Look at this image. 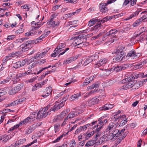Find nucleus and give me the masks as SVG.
Returning <instances> with one entry per match:
<instances>
[{"label": "nucleus", "mask_w": 147, "mask_h": 147, "mask_svg": "<svg viewBox=\"0 0 147 147\" xmlns=\"http://www.w3.org/2000/svg\"><path fill=\"white\" fill-rule=\"evenodd\" d=\"M50 107V105H48L44 108H41L38 112V115L37 119H40L45 118L48 115H50L51 113L49 111H47Z\"/></svg>", "instance_id": "obj_1"}, {"label": "nucleus", "mask_w": 147, "mask_h": 147, "mask_svg": "<svg viewBox=\"0 0 147 147\" xmlns=\"http://www.w3.org/2000/svg\"><path fill=\"white\" fill-rule=\"evenodd\" d=\"M122 48L123 49H124V47H122L121 49L120 48L119 49H116L115 51L114 52L117 54L116 56L113 59L114 61L115 62L120 61L122 60L123 57V51L122 50Z\"/></svg>", "instance_id": "obj_2"}, {"label": "nucleus", "mask_w": 147, "mask_h": 147, "mask_svg": "<svg viewBox=\"0 0 147 147\" xmlns=\"http://www.w3.org/2000/svg\"><path fill=\"white\" fill-rule=\"evenodd\" d=\"M87 37L88 35H87L84 34L73 37L71 39V40L74 39L75 44H79L83 43L84 40H85V41L86 40Z\"/></svg>", "instance_id": "obj_3"}, {"label": "nucleus", "mask_w": 147, "mask_h": 147, "mask_svg": "<svg viewBox=\"0 0 147 147\" xmlns=\"http://www.w3.org/2000/svg\"><path fill=\"white\" fill-rule=\"evenodd\" d=\"M34 42V40H28L24 42L20 46L22 51L28 50L30 48H32Z\"/></svg>", "instance_id": "obj_4"}, {"label": "nucleus", "mask_w": 147, "mask_h": 147, "mask_svg": "<svg viewBox=\"0 0 147 147\" xmlns=\"http://www.w3.org/2000/svg\"><path fill=\"white\" fill-rule=\"evenodd\" d=\"M24 85V84L23 83L18 84L15 87L13 88L12 89L10 90L8 92L9 94L11 95L18 92L23 88Z\"/></svg>", "instance_id": "obj_5"}, {"label": "nucleus", "mask_w": 147, "mask_h": 147, "mask_svg": "<svg viewBox=\"0 0 147 147\" xmlns=\"http://www.w3.org/2000/svg\"><path fill=\"white\" fill-rule=\"evenodd\" d=\"M63 106V102H61V103H59V102H56L55 105L49 110V112L50 113L51 111H53V112H55L57 111L59 109L61 108Z\"/></svg>", "instance_id": "obj_6"}, {"label": "nucleus", "mask_w": 147, "mask_h": 147, "mask_svg": "<svg viewBox=\"0 0 147 147\" xmlns=\"http://www.w3.org/2000/svg\"><path fill=\"white\" fill-rule=\"evenodd\" d=\"M98 58V55L96 54H95L92 56H89L88 58L84 61V65H86L92 61H94Z\"/></svg>", "instance_id": "obj_7"}, {"label": "nucleus", "mask_w": 147, "mask_h": 147, "mask_svg": "<svg viewBox=\"0 0 147 147\" xmlns=\"http://www.w3.org/2000/svg\"><path fill=\"white\" fill-rule=\"evenodd\" d=\"M103 118V117H101L99 118L98 120L99 122L98 124L95 127H97L96 129V131H100L102 126L104 125V124H106L108 121L107 119H105L103 121L101 120V119Z\"/></svg>", "instance_id": "obj_8"}, {"label": "nucleus", "mask_w": 147, "mask_h": 147, "mask_svg": "<svg viewBox=\"0 0 147 147\" xmlns=\"http://www.w3.org/2000/svg\"><path fill=\"white\" fill-rule=\"evenodd\" d=\"M107 4L104 3H101L99 4V8L100 11L102 13L107 12L108 10L107 7Z\"/></svg>", "instance_id": "obj_9"}, {"label": "nucleus", "mask_w": 147, "mask_h": 147, "mask_svg": "<svg viewBox=\"0 0 147 147\" xmlns=\"http://www.w3.org/2000/svg\"><path fill=\"white\" fill-rule=\"evenodd\" d=\"M39 125H38V124H33L31 126L28 127L25 131V134H29L31 133L35 129L37 126H39Z\"/></svg>", "instance_id": "obj_10"}, {"label": "nucleus", "mask_w": 147, "mask_h": 147, "mask_svg": "<svg viewBox=\"0 0 147 147\" xmlns=\"http://www.w3.org/2000/svg\"><path fill=\"white\" fill-rule=\"evenodd\" d=\"M81 56V54H78L76 56H73V57H70L68 58L65 61H64L63 63L64 64H67L70 63H71L72 61L77 59L78 58Z\"/></svg>", "instance_id": "obj_11"}, {"label": "nucleus", "mask_w": 147, "mask_h": 147, "mask_svg": "<svg viewBox=\"0 0 147 147\" xmlns=\"http://www.w3.org/2000/svg\"><path fill=\"white\" fill-rule=\"evenodd\" d=\"M108 62V59L106 58L100 59L95 65L96 67H100L106 64Z\"/></svg>", "instance_id": "obj_12"}, {"label": "nucleus", "mask_w": 147, "mask_h": 147, "mask_svg": "<svg viewBox=\"0 0 147 147\" xmlns=\"http://www.w3.org/2000/svg\"><path fill=\"white\" fill-rule=\"evenodd\" d=\"M31 24L32 26L33 27L32 30H36L42 25L43 24L40 23L38 22L36 23L35 21H33L31 22Z\"/></svg>", "instance_id": "obj_13"}, {"label": "nucleus", "mask_w": 147, "mask_h": 147, "mask_svg": "<svg viewBox=\"0 0 147 147\" xmlns=\"http://www.w3.org/2000/svg\"><path fill=\"white\" fill-rule=\"evenodd\" d=\"M82 112L81 111H73L72 112L70 113L68 115L67 118L68 119V118H72L78 115L79 114L81 113Z\"/></svg>", "instance_id": "obj_14"}, {"label": "nucleus", "mask_w": 147, "mask_h": 147, "mask_svg": "<svg viewBox=\"0 0 147 147\" xmlns=\"http://www.w3.org/2000/svg\"><path fill=\"white\" fill-rule=\"evenodd\" d=\"M98 99L96 97L92 98L90 100H88V106H91L92 105L97 104L98 102Z\"/></svg>", "instance_id": "obj_15"}, {"label": "nucleus", "mask_w": 147, "mask_h": 147, "mask_svg": "<svg viewBox=\"0 0 147 147\" xmlns=\"http://www.w3.org/2000/svg\"><path fill=\"white\" fill-rule=\"evenodd\" d=\"M119 130L117 129H115L112 131V132L111 133L112 136L113 138L116 139L118 137L120 136V133H119Z\"/></svg>", "instance_id": "obj_16"}, {"label": "nucleus", "mask_w": 147, "mask_h": 147, "mask_svg": "<svg viewBox=\"0 0 147 147\" xmlns=\"http://www.w3.org/2000/svg\"><path fill=\"white\" fill-rule=\"evenodd\" d=\"M48 52V51L47 50L45 49L42 53H38L35 56L34 58H33L32 59L34 60V59H36L38 57L40 58L43 57L46 55Z\"/></svg>", "instance_id": "obj_17"}, {"label": "nucleus", "mask_w": 147, "mask_h": 147, "mask_svg": "<svg viewBox=\"0 0 147 147\" xmlns=\"http://www.w3.org/2000/svg\"><path fill=\"white\" fill-rule=\"evenodd\" d=\"M32 119L30 117H28L21 121V124H22L23 125H26L28 123H31L32 122H33ZM20 124H21V123H20Z\"/></svg>", "instance_id": "obj_18"}, {"label": "nucleus", "mask_w": 147, "mask_h": 147, "mask_svg": "<svg viewBox=\"0 0 147 147\" xmlns=\"http://www.w3.org/2000/svg\"><path fill=\"white\" fill-rule=\"evenodd\" d=\"M118 31L115 29H112L110 30L107 33L109 35V37H115V34H117Z\"/></svg>", "instance_id": "obj_19"}, {"label": "nucleus", "mask_w": 147, "mask_h": 147, "mask_svg": "<svg viewBox=\"0 0 147 147\" xmlns=\"http://www.w3.org/2000/svg\"><path fill=\"white\" fill-rule=\"evenodd\" d=\"M115 124L113 123H109L107 128L106 129V132H109V133L112 130H114V129L115 128L114 127Z\"/></svg>", "instance_id": "obj_20"}, {"label": "nucleus", "mask_w": 147, "mask_h": 147, "mask_svg": "<svg viewBox=\"0 0 147 147\" xmlns=\"http://www.w3.org/2000/svg\"><path fill=\"white\" fill-rule=\"evenodd\" d=\"M142 9H138L137 11L134 12L129 17H127V20H129L130 19H131L133 18H134L135 16L137 15H138L139 13L141 11Z\"/></svg>", "instance_id": "obj_21"}, {"label": "nucleus", "mask_w": 147, "mask_h": 147, "mask_svg": "<svg viewBox=\"0 0 147 147\" xmlns=\"http://www.w3.org/2000/svg\"><path fill=\"white\" fill-rule=\"evenodd\" d=\"M110 69V71H115L118 72L121 70V66L118 65L114 66Z\"/></svg>", "instance_id": "obj_22"}, {"label": "nucleus", "mask_w": 147, "mask_h": 147, "mask_svg": "<svg viewBox=\"0 0 147 147\" xmlns=\"http://www.w3.org/2000/svg\"><path fill=\"white\" fill-rule=\"evenodd\" d=\"M94 78V76H92L88 78H87L84 82V86L88 85L90 82L91 81H92L93 80Z\"/></svg>", "instance_id": "obj_23"}, {"label": "nucleus", "mask_w": 147, "mask_h": 147, "mask_svg": "<svg viewBox=\"0 0 147 147\" xmlns=\"http://www.w3.org/2000/svg\"><path fill=\"white\" fill-rule=\"evenodd\" d=\"M128 82H133V81L135 79H137V77L135 74H133L131 76H130L129 77L126 78Z\"/></svg>", "instance_id": "obj_24"}, {"label": "nucleus", "mask_w": 147, "mask_h": 147, "mask_svg": "<svg viewBox=\"0 0 147 147\" xmlns=\"http://www.w3.org/2000/svg\"><path fill=\"white\" fill-rule=\"evenodd\" d=\"M94 134V131H91V132L88 133L87 132L86 134H83V135L84 136H86L85 138L86 140H88L91 136H92Z\"/></svg>", "instance_id": "obj_25"}, {"label": "nucleus", "mask_w": 147, "mask_h": 147, "mask_svg": "<svg viewBox=\"0 0 147 147\" xmlns=\"http://www.w3.org/2000/svg\"><path fill=\"white\" fill-rule=\"evenodd\" d=\"M136 54V52L134 50H132L129 52L127 55V56L128 57H133L134 58L135 57V55Z\"/></svg>", "instance_id": "obj_26"}, {"label": "nucleus", "mask_w": 147, "mask_h": 147, "mask_svg": "<svg viewBox=\"0 0 147 147\" xmlns=\"http://www.w3.org/2000/svg\"><path fill=\"white\" fill-rule=\"evenodd\" d=\"M98 20L97 19H93L90 20L88 22V26L90 27L92 26L96 22H98Z\"/></svg>", "instance_id": "obj_27"}, {"label": "nucleus", "mask_w": 147, "mask_h": 147, "mask_svg": "<svg viewBox=\"0 0 147 147\" xmlns=\"http://www.w3.org/2000/svg\"><path fill=\"white\" fill-rule=\"evenodd\" d=\"M95 142L94 140H89L86 143L85 146L87 147L92 146L94 144Z\"/></svg>", "instance_id": "obj_28"}, {"label": "nucleus", "mask_w": 147, "mask_h": 147, "mask_svg": "<svg viewBox=\"0 0 147 147\" xmlns=\"http://www.w3.org/2000/svg\"><path fill=\"white\" fill-rule=\"evenodd\" d=\"M112 18V17L111 16H106L103 18V19L98 21V22L103 23L105 22H107L108 20H111Z\"/></svg>", "instance_id": "obj_29"}, {"label": "nucleus", "mask_w": 147, "mask_h": 147, "mask_svg": "<svg viewBox=\"0 0 147 147\" xmlns=\"http://www.w3.org/2000/svg\"><path fill=\"white\" fill-rule=\"evenodd\" d=\"M146 63V61H145L140 62L136 65V67L138 69L141 68Z\"/></svg>", "instance_id": "obj_30"}, {"label": "nucleus", "mask_w": 147, "mask_h": 147, "mask_svg": "<svg viewBox=\"0 0 147 147\" xmlns=\"http://www.w3.org/2000/svg\"><path fill=\"white\" fill-rule=\"evenodd\" d=\"M107 138V136L105 135H104L99 139L98 141L99 143L102 144L105 141V139Z\"/></svg>", "instance_id": "obj_31"}, {"label": "nucleus", "mask_w": 147, "mask_h": 147, "mask_svg": "<svg viewBox=\"0 0 147 147\" xmlns=\"http://www.w3.org/2000/svg\"><path fill=\"white\" fill-rule=\"evenodd\" d=\"M7 93L6 89L3 88L0 89V96H2Z\"/></svg>", "instance_id": "obj_32"}, {"label": "nucleus", "mask_w": 147, "mask_h": 147, "mask_svg": "<svg viewBox=\"0 0 147 147\" xmlns=\"http://www.w3.org/2000/svg\"><path fill=\"white\" fill-rule=\"evenodd\" d=\"M142 19H139L137 20L133 24V26L134 27H136L139 26L142 22Z\"/></svg>", "instance_id": "obj_33"}, {"label": "nucleus", "mask_w": 147, "mask_h": 147, "mask_svg": "<svg viewBox=\"0 0 147 147\" xmlns=\"http://www.w3.org/2000/svg\"><path fill=\"white\" fill-rule=\"evenodd\" d=\"M62 120L63 119L61 118V117L59 115L55 116L53 119V121L54 122H56Z\"/></svg>", "instance_id": "obj_34"}, {"label": "nucleus", "mask_w": 147, "mask_h": 147, "mask_svg": "<svg viewBox=\"0 0 147 147\" xmlns=\"http://www.w3.org/2000/svg\"><path fill=\"white\" fill-rule=\"evenodd\" d=\"M38 115V113H36L34 112L31 114L29 117L31 118L32 119V121H33L35 120V118H36V119H37Z\"/></svg>", "instance_id": "obj_35"}, {"label": "nucleus", "mask_w": 147, "mask_h": 147, "mask_svg": "<svg viewBox=\"0 0 147 147\" xmlns=\"http://www.w3.org/2000/svg\"><path fill=\"white\" fill-rule=\"evenodd\" d=\"M11 80L10 77H8L6 79L0 82V84H3L9 82Z\"/></svg>", "instance_id": "obj_36"}, {"label": "nucleus", "mask_w": 147, "mask_h": 147, "mask_svg": "<svg viewBox=\"0 0 147 147\" xmlns=\"http://www.w3.org/2000/svg\"><path fill=\"white\" fill-rule=\"evenodd\" d=\"M20 29L17 30L16 32V33L17 34H19L22 33L24 32V29L22 27L23 26V25L22 24L20 25Z\"/></svg>", "instance_id": "obj_37"}, {"label": "nucleus", "mask_w": 147, "mask_h": 147, "mask_svg": "<svg viewBox=\"0 0 147 147\" xmlns=\"http://www.w3.org/2000/svg\"><path fill=\"white\" fill-rule=\"evenodd\" d=\"M118 121H123L125 119V120H127V119L126 118V116L125 115H120L118 116Z\"/></svg>", "instance_id": "obj_38"}, {"label": "nucleus", "mask_w": 147, "mask_h": 147, "mask_svg": "<svg viewBox=\"0 0 147 147\" xmlns=\"http://www.w3.org/2000/svg\"><path fill=\"white\" fill-rule=\"evenodd\" d=\"M142 86V84H140L139 82L133 84V88L135 89H138Z\"/></svg>", "instance_id": "obj_39"}, {"label": "nucleus", "mask_w": 147, "mask_h": 147, "mask_svg": "<svg viewBox=\"0 0 147 147\" xmlns=\"http://www.w3.org/2000/svg\"><path fill=\"white\" fill-rule=\"evenodd\" d=\"M109 105L108 104H107L105 105L104 106H102V107H100V109L101 110H109L108 109Z\"/></svg>", "instance_id": "obj_40"}, {"label": "nucleus", "mask_w": 147, "mask_h": 147, "mask_svg": "<svg viewBox=\"0 0 147 147\" xmlns=\"http://www.w3.org/2000/svg\"><path fill=\"white\" fill-rule=\"evenodd\" d=\"M52 89L51 86H49L48 88H46L45 90V91L51 95L52 94Z\"/></svg>", "instance_id": "obj_41"}, {"label": "nucleus", "mask_w": 147, "mask_h": 147, "mask_svg": "<svg viewBox=\"0 0 147 147\" xmlns=\"http://www.w3.org/2000/svg\"><path fill=\"white\" fill-rule=\"evenodd\" d=\"M50 33L49 31L46 32L45 30L44 31V33L42 34L40 36L42 38H44L48 36Z\"/></svg>", "instance_id": "obj_42"}, {"label": "nucleus", "mask_w": 147, "mask_h": 147, "mask_svg": "<svg viewBox=\"0 0 147 147\" xmlns=\"http://www.w3.org/2000/svg\"><path fill=\"white\" fill-rule=\"evenodd\" d=\"M20 67L24 66L26 64V61L25 60L18 61Z\"/></svg>", "instance_id": "obj_43"}, {"label": "nucleus", "mask_w": 147, "mask_h": 147, "mask_svg": "<svg viewBox=\"0 0 147 147\" xmlns=\"http://www.w3.org/2000/svg\"><path fill=\"white\" fill-rule=\"evenodd\" d=\"M141 18L140 19H142V21L143 20L147 18V14L145 13H142V12L141 13Z\"/></svg>", "instance_id": "obj_44"}, {"label": "nucleus", "mask_w": 147, "mask_h": 147, "mask_svg": "<svg viewBox=\"0 0 147 147\" xmlns=\"http://www.w3.org/2000/svg\"><path fill=\"white\" fill-rule=\"evenodd\" d=\"M98 131V132L97 133V134L96 136H95L93 137V138L94 139V140L95 141H96V140L98 139V138H99L100 136L101 135V133L99 132V131Z\"/></svg>", "instance_id": "obj_45"}, {"label": "nucleus", "mask_w": 147, "mask_h": 147, "mask_svg": "<svg viewBox=\"0 0 147 147\" xmlns=\"http://www.w3.org/2000/svg\"><path fill=\"white\" fill-rule=\"evenodd\" d=\"M64 136V135L63 134L60 135V136L58 137L53 142V143H56L58 142L61 139L63 138Z\"/></svg>", "instance_id": "obj_46"}, {"label": "nucleus", "mask_w": 147, "mask_h": 147, "mask_svg": "<svg viewBox=\"0 0 147 147\" xmlns=\"http://www.w3.org/2000/svg\"><path fill=\"white\" fill-rule=\"evenodd\" d=\"M60 123H57L54 126V130L55 133H56L58 131L59 128L60 126Z\"/></svg>", "instance_id": "obj_47"}, {"label": "nucleus", "mask_w": 147, "mask_h": 147, "mask_svg": "<svg viewBox=\"0 0 147 147\" xmlns=\"http://www.w3.org/2000/svg\"><path fill=\"white\" fill-rule=\"evenodd\" d=\"M103 34L102 37V39L103 41L105 40L108 37H109V35L108 33L107 32L106 34H105L103 35Z\"/></svg>", "instance_id": "obj_48"}, {"label": "nucleus", "mask_w": 147, "mask_h": 147, "mask_svg": "<svg viewBox=\"0 0 147 147\" xmlns=\"http://www.w3.org/2000/svg\"><path fill=\"white\" fill-rule=\"evenodd\" d=\"M103 32H101L99 34H98V35H97L96 36L92 37V38L93 40L97 39L100 37L102 36L103 35Z\"/></svg>", "instance_id": "obj_49"}, {"label": "nucleus", "mask_w": 147, "mask_h": 147, "mask_svg": "<svg viewBox=\"0 0 147 147\" xmlns=\"http://www.w3.org/2000/svg\"><path fill=\"white\" fill-rule=\"evenodd\" d=\"M31 73V70H28L26 72L24 73H22L21 74V76H19V77H21V76H25L26 75H28V74H30Z\"/></svg>", "instance_id": "obj_50"}, {"label": "nucleus", "mask_w": 147, "mask_h": 147, "mask_svg": "<svg viewBox=\"0 0 147 147\" xmlns=\"http://www.w3.org/2000/svg\"><path fill=\"white\" fill-rule=\"evenodd\" d=\"M125 119L123 121H121L119 124V126L121 127L124 125L127 122V120H125Z\"/></svg>", "instance_id": "obj_51"}, {"label": "nucleus", "mask_w": 147, "mask_h": 147, "mask_svg": "<svg viewBox=\"0 0 147 147\" xmlns=\"http://www.w3.org/2000/svg\"><path fill=\"white\" fill-rule=\"evenodd\" d=\"M14 35H11L8 36L7 38V40H10L13 39L15 38Z\"/></svg>", "instance_id": "obj_52"}, {"label": "nucleus", "mask_w": 147, "mask_h": 147, "mask_svg": "<svg viewBox=\"0 0 147 147\" xmlns=\"http://www.w3.org/2000/svg\"><path fill=\"white\" fill-rule=\"evenodd\" d=\"M13 67L14 68L16 69L20 67V64L19 63V61H18V62H16V63H14L13 64Z\"/></svg>", "instance_id": "obj_53"}, {"label": "nucleus", "mask_w": 147, "mask_h": 147, "mask_svg": "<svg viewBox=\"0 0 147 147\" xmlns=\"http://www.w3.org/2000/svg\"><path fill=\"white\" fill-rule=\"evenodd\" d=\"M82 131V127H79L75 131V134L76 135L78 134Z\"/></svg>", "instance_id": "obj_54"}, {"label": "nucleus", "mask_w": 147, "mask_h": 147, "mask_svg": "<svg viewBox=\"0 0 147 147\" xmlns=\"http://www.w3.org/2000/svg\"><path fill=\"white\" fill-rule=\"evenodd\" d=\"M71 16H72V15L71 13L65 14L64 16L63 17V19H65V20H66L67 18L69 17H70Z\"/></svg>", "instance_id": "obj_55"}, {"label": "nucleus", "mask_w": 147, "mask_h": 147, "mask_svg": "<svg viewBox=\"0 0 147 147\" xmlns=\"http://www.w3.org/2000/svg\"><path fill=\"white\" fill-rule=\"evenodd\" d=\"M65 44L61 43L59 44L57 46V47L59 48V49H61L65 47Z\"/></svg>", "instance_id": "obj_56"}, {"label": "nucleus", "mask_w": 147, "mask_h": 147, "mask_svg": "<svg viewBox=\"0 0 147 147\" xmlns=\"http://www.w3.org/2000/svg\"><path fill=\"white\" fill-rule=\"evenodd\" d=\"M18 76L17 75L12 78V81L14 82V84L16 83L17 82L18 80Z\"/></svg>", "instance_id": "obj_57"}, {"label": "nucleus", "mask_w": 147, "mask_h": 147, "mask_svg": "<svg viewBox=\"0 0 147 147\" xmlns=\"http://www.w3.org/2000/svg\"><path fill=\"white\" fill-rule=\"evenodd\" d=\"M129 66L126 64H124L122 66H121V70H124L125 69L127 68Z\"/></svg>", "instance_id": "obj_58"}, {"label": "nucleus", "mask_w": 147, "mask_h": 147, "mask_svg": "<svg viewBox=\"0 0 147 147\" xmlns=\"http://www.w3.org/2000/svg\"><path fill=\"white\" fill-rule=\"evenodd\" d=\"M66 113L65 111H64L62 112L60 115H59L61 117V118L63 119L64 117L66 115Z\"/></svg>", "instance_id": "obj_59"}, {"label": "nucleus", "mask_w": 147, "mask_h": 147, "mask_svg": "<svg viewBox=\"0 0 147 147\" xmlns=\"http://www.w3.org/2000/svg\"><path fill=\"white\" fill-rule=\"evenodd\" d=\"M121 89H123V90H127V89L129 88V87L128 86V85L126 84H124L123 85L121 88Z\"/></svg>", "instance_id": "obj_60"}, {"label": "nucleus", "mask_w": 147, "mask_h": 147, "mask_svg": "<svg viewBox=\"0 0 147 147\" xmlns=\"http://www.w3.org/2000/svg\"><path fill=\"white\" fill-rule=\"evenodd\" d=\"M134 82H128L127 81L126 84L128 85L129 88H131L133 87Z\"/></svg>", "instance_id": "obj_61"}, {"label": "nucleus", "mask_w": 147, "mask_h": 147, "mask_svg": "<svg viewBox=\"0 0 147 147\" xmlns=\"http://www.w3.org/2000/svg\"><path fill=\"white\" fill-rule=\"evenodd\" d=\"M49 95H50L48 93L45 91H44L42 94L41 96L44 97V98H45L49 96Z\"/></svg>", "instance_id": "obj_62"}, {"label": "nucleus", "mask_w": 147, "mask_h": 147, "mask_svg": "<svg viewBox=\"0 0 147 147\" xmlns=\"http://www.w3.org/2000/svg\"><path fill=\"white\" fill-rule=\"evenodd\" d=\"M6 63H2L0 66V71H2L5 67Z\"/></svg>", "instance_id": "obj_63"}, {"label": "nucleus", "mask_w": 147, "mask_h": 147, "mask_svg": "<svg viewBox=\"0 0 147 147\" xmlns=\"http://www.w3.org/2000/svg\"><path fill=\"white\" fill-rule=\"evenodd\" d=\"M131 1L132 0H125L123 4V7L125 6Z\"/></svg>", "instance_id": "obj_64"}]
</instances>
